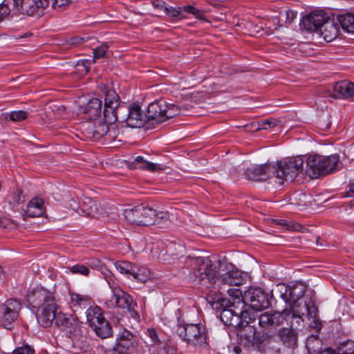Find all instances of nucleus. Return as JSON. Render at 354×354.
<instances>
[{"label":"nucleus","mask_w":354,"mask_h":354,"mask_svg":"<svg viewBox=\"0 0 354 354\" xmlns=\"http://www.w3.org/2000/svg\"><path fill=\"white\" fill-rule=\"evenodd\" d=\"M115 267L121 274L128 277L131 276L133 279L138 281L143 282L146 281L145 270L136 264L129 261H118L115 263Z\"/></svg>","instance_id":"nucleus-15"},{"label":"nucleus","mask_w":354,"mask_h":354,"mask_svg":"<svg viewBox=\"0 0 354 354\" xmlns=\"http://www.w3.org/2000/svg\"><path fill=\"white\" fill-rule=\"evenodd\" d=\"M162 350H165L166 354H177V350L175 346L167 344L162 348Z\"/></svg>","instance_id":"nucleus-54"},{"label":"nucleus","mask_w":354,"mask_h":354,"mask_svg":"<svg viewBox=\"0 0 354 354\" xmlns=\"http://www.w3.org/2000/svg\"><path fill=\"white\" fill-rule=\"evenodd\" d=\"M339 354H354V342L348 340L339 348Z\"/></svg>","instance_id":"nucleus-36"},{"label":"nucleus","mask_w":354,"mask_h":354,"mask_svg":"<svg viewBox=\"0 0 354 354\" xmlns=\"http://www.w3.org/2000/svg\"><path fill=\"white\" fill-rule=\"evenodd\" d=\"M95 334L102 339H105L112 335V328L108 321L103 318L98 324L91 327Z\"/></svg>","instance_id":"nucleus-27"},{"label":"nucleus","mask_w":354,"mask_h":354,"mask_svg":"<svg viewBox=\"0 0 354 354\" xmlns=\"http://www.w3.org/2000/svg\"><path fill=\"white\" fill-rule=\"evenodd\" d=\"M10 13V9L8 4L5 3L4 1L0 3V23L3 19L9 15Z\"/></svg>","instance_id":"nucleus-44"},{"label":"nucleus","mask_w":354,"mask_h":354,"mask_svg":"<svg viewBox=\"0 0 354 354\" xmlns=\"http://www.w3.org/2000/svg\"><path fill=\"white\" fill-rule=\"evenodd\" d=\"M82 212L87 216H97V207L95 201L90 198H86L81 205Z\"/></svg>","instance_id":"nucleus-31"},{"label":"nucleus","mask_w":354,"mask_h":354,"mask_svg":"<svg viewBox=\"0 0 354 354\" xmlns=\"http://www.w3.org/2000/svg\"><path fill=\"white\" fill-rule=\"evenodd\" d=\"M338 33L337 24L328 18L325 23H323L317 34L323 37L326 41L330 42L337 37Z\"/></svg>","instance_id":"nucleus-22"},{"label":"nucleus","mask_w":354,"mask_h":354,"mask_svg":"<svg viewBox=\"0 0 354 354\" xmlns=\"http://www.w3.org/2000/svg\"><path fill=\"white\" fill-rule=\"evenodd\" d=\"M46 212L44 203L42 198L35 197L28 203L24 216L28 217H39Z\"/></svg>","instance_id":"nucleus-23"},{"label":"nucleus","mask_w":354,"mask_h":354,"mask_svg":"<svg viewBox=\"0 0 354 354\" xmlns=\"http://www.w3.org/2000/svg\"><path fill=\"white\" fill-rule=\"evenodd\" d=\"M183 8L181 7H171V6H166L165 7V13L169 17H178L180 15L182 12Z\"/></svg>","instance_id":"nucleus-40"},{"label":"nucleus","mask_w":354,"mask_h":354,"mask_svg":"<svg viewBox=\"0 0 354 354\" xmlns=\"http://www.w3.org/2000/svg\"><path fill=\"white\" fill-rule=\"evenodd\" d=\"M180 113L178 107L174 104H167L160 100L150 103L146 113H142L140 106L133 104L127 106V113L121 117L122 123L131 128H140L146 123L154 125L165 122Z\"/></svg>","instance_id":"nucleus-2"},{"label":"nucleus","mask_w":354,"mask_h":354,"mask_svg":"<svg viewBox=\"0 0 354 354\" xmlns=\"http://www.w3.org/2000/svg\"><path fill=\"white\" fill-rule=\"evenodd\" d=\"M120 133L118 129H116L113 124H109V131L106 133L105 140L111 142L115 140Z\"/></svg>","instance_id":"nucleus-39"},{"label":"nucleus","mask_w":354,"mask_h":354,"mask_svg":"<svg viewBox=\"0 0 354 354\" xmlns=\"http://www.w3.org/2000/svg\"><path fill=\"white\" fill-rule=\"evenodd\" d=\"M337 20L345 32H354V14L348 12L339 15Z\"/></svg>","instance_id":"nucleus-30"},{"label":"nucleus","mask_w":354,"mask_h":354,"mask_svg":"<svg viewBox=\"0 0 354 354\" xmlns=\"http://www.w3.org/2000/svg\"><path fill=\"white\" fill-rule=\"evenodd\" d=\"M107 308H120L127 309L129 313L130 316L134 319L138 321L140 315L134 309L136 306V303L133 302L131 296L123 291L120 287L114 286L112 288V295L110 299L105 302Z\"/></svg>","instance_id":"nucleus-11"},{"label":"nucleus","mask_w":354,"mask_h":354,"mask_svg":"<svg viewBox=\"0 0 354 354\" xmlns=\"http://www.w3.org/2000/svg\"><path fill=\"white\" fill-rule=\"evenodd\" d=\"M21 304L17 299H10L1 306V324L6 329L12 328V324L19 317Z\"/></svg>","instance_id":"nucleus-13"},{"label":"nucleus","mask_w":354,"mask_h":354,"mask_svg":"<svg viewBox=\"0 0 354 354\" xmlns=\"http://www.w3.org/2000/svg\"><path fill=\"white\" fill-rule=\"evenodd\" d=\"M35 349L28 344H24L21 346L16 348L12 354H35Z\"/></svg>","instance_id":"nucleus-41"},{"label":"nucleus","mask_w":354,"mask_h":354,"mask_svg":"<svg viewBox=\"0 0 354 354\" xmlns=\"http://www.w3.org/2000/svg\"><path fill=\"white\" fill-rule=\"evenodd\" d=\"M4 277V273L3 271V268L0 266V279Z\"/></svg>","instance_id":"nucleus-58"},{"label":"nucleus","mask_w":354,"mask_h":354,"mask_svg":"<svg viewBox=\"0 0 354 354\" xmlns=\"http://www.w3.org/2000/svg\"><path fill=\"white\" fill-rule=\"evenodd\" d=\"M236 335L241 344L250 347L254 345L256 335V328L249 324L248 321L243 320L241 325L235 328Z\"/></svg>","instance_id":"nucleus-18"},{"label":"nucleus","mask_w":354,"mask_h":354,"mask_svg":"<svg viewBox=\"0 0 354 354\" xmlns=\"http://www.w3.org/2000/svg\"><path fill=\"white\" fill-rule=\"evenodd\" d=\"M169 218L168 213L166 212H156V224H160L159 220H167Z\"/></svg>","instance_id":"nucleus-50"},{"label":"nucleus","mask_w":354,"mask_h":354,"mask_svg":"<svg viewBox=\"0 0 354 354\" xmlns=\"http://www.w3.org/2000/svg\"><path fill=\"white\" fill-rule=\"evenodd\" d=\"M87 264L93 269H98L101 266V261L97 259H89Z\"/></svg>","instance_id":"nucleus-49"},{"label":"nucleus","mask_w":354,"mask_h":354,"mask_svg":"<svg viewBox=\"0 0 354 354\" xmlns=\"http://www.w3.org/2000/svg\"><path fill=\"white\" fill-rule=\"evenodd\" d=\"M102 105V101L99 98H92L86 104L84 112L91 120H95L101 114Z\"/></svg>","instance_id":"nucleus-25"},{"label":"nucleus","mask_w":354,"mask_h":354,"mask_svg":"<svg viewBox=\"0 0 354 354\" xmlns=\"http://www.w3.org/2000/svg\"><path fill=\"white\" fill-rule=\"evenodd\" d=\"M328 18L322 11L312 12L303 18L301 26L307 31L318 33Z\"/></svg>","instance_id":"nucleus-17"},{"label":"nucleus","mask_w":354,"mask_h":354,"mask_svg":"<svg viewBox=\"0 0 354 354\" xmlns=\"http://www.w3.org/2000/svg\"><path fill=\"white\" fill-rule=\"evenodd\" d=\"M156 354H166L165 350H162V348H160Z\"/></svg>","instance_id":"nucleus-59"},{"label":"nucleus","mask_w":354,"mask_h":354,"mask_svg":"<svg viewBox=\"0 0 354 354\" xmlns=\"http://www.w3.org/2000/svg\"><path fill=\"white\" fill-rule=\"evenodd\" d=\"M132 348V342L121 337L114 346V351L119 354H127Z\"/></svg>","instance_id":"nucleus-32"},{"label":"nucleus","mask_w":354,"mask_h":354,"mask_svg":"<svg viewBox=\"0 0 354 354\" xmlns=\"http://www.w3.org/2000/svg\"><path fill=\"white\" fill-rule=\"evenodd\" d=\"M297 12L291 10H288L286 12V21L285 23L287 25L290 24L297 17Z\"/></svg>","instance_id":"nucleus-48"},{"label":"nucleus","mask_w":354,"mask_h":354,"mask_svg":"<svg viewBox=\"0 0 354 354\" xmlns=\"http://www.w3.org/2000/svg\"><path fill=\"white\" fill-rule=\"evenodd\" d=\"M277 336L283 345L288 348H294L297 345L298 333L293 328L292 324L290 327L280 328L277 331Z\"/></svg>","instance_id":"nucleus-20"},{"label":"nucleus","mask_w":354,"mask_h":354,"mask_svg":"<svg viewBox=\"0 0 354 354\" xmlns=\"http://www.w3.org/2000/svg\"><path fill=\"white\" fill-rule=\"evenodd\" d=\"M91 62H92L88 59H84L79 62L77 65L84 66L86 72H88L90 70Z\"/></svg>","instance_id":"nucleus-53"},{"label":"nucleus","mask_w":354,"mask_h":354,"mask_svg":"<svg viewBox=\"0 0 354 354\" xmlns=\"http://www.w3.org/2000/svg\"><path fill=\"white\" fill-rule=\"evenodd\" d=\"M73 0H53V8L59 9L68 6L72 3Z\"/></svg>","instance_id":"nucleus-46"},{"label":"nucleus","mask_w":354,"mask_h":354,"mask_svg":"<svg viewBox=\"0 0 354 354\" xmlns=\"http://www.w3.org/2000/svg\"><path fill=\"white\" fill-rule=\"evenodd\" d=\"M28 113L25 111H13L9 113V118L12 122H21L26 119Z\"/></svg>","instance_id":"nucleus-37"},{"label":"nucleus","mask_w":354,"mask_h":354,"mask_svg":"<svg viewBox=\"0 0 354 354\" xmlns=\"http://www.w3.org/2000/svg\"><path fill=\"white\" fill-rule=\"evenodd\" d=\"M26 301L41 326H50L55 321L60 330L70 337L80 333L81 322L77 317L59 311V299L55 290L36 287L28 292Z\"/></svg>","instance_id":"nucleus-1"},{"label":"nucleus","mask_w":354,"mask_h":354,"mask_svg":"<svg viewBox=\"0 0 354 354\" xmlns=\"http://www.w3.org/2000/svg\"><path fill=\"white\" fill-rule=\"evenodd\" d=\"M183 11L193 15L196 19L206 21L204 11L199 10L192 6L187 5L183 7Z\"/></svg>","instance_id":"nucleus-34"},{"label":"nucleus","mask_w":354,"mask_h":354,"mask_svg":"<svg viewBox=\"0 0 354 354\" xmlns=\"http://www.w3.org/2000/svg\"><path fill=\"white\" fill-rule=\"evenodd\" d=\"M339 158L337 154L323 156L309 155L306 159L308 171L313 178L326 176L339 169Z\"/></svg>","instance_id":"nucleus-7"},{"label":"nucleus","mask_w":354,"mask_h":354,"mask_svg":"<svg viewBox=\"0 0 354 354\" xmlns=\"http://www.w3.org/2000/svg\"><path fill=\"white\" fill-rule=\"evenodd\" d=\"M12 200H13V203H14L12 208H15V207H17L16 206L23 203L24 202L25 199H24V196H23V194H22V192L19 189L17 190V192H15L13 194Z\"/></svg>","instance_id":"nucleus-43"},{"label":"nucleus","mask_w":354,"mask_h":354,"mask_svg":"<svg viewBox=\"0 0 354 354\" xmlns=\"http://www.w3.org/2000/svg\"><path fill=\"white\" fill-rule=\"evenodd\" d=\"M334 91L337 97H354V83L344 80L335 83Z\"/></svg>","instance_id":"nucleus-24"},{"label":"nucleus","mask_w":354,"mask_h":354,"mask_svg":"<svg viewBox=\"0 0 354 354\" xmlns=\"http://www.w3.org/2000/svg\"><path fill=\"white\" fill-rule=\"evenodd\" d=\"M68 269L73 274H77L83 276H88L90 273L88 266L82 264L74 265L69 267Z\"/></svg>","instance_id":"nucleus-35"},{"label":"nucleus","mask_w":354,"mask_h":354,"mask_svg":"<svg viewBox=\"0 0 354 354\" xmlns=\"http://www.w3.org/2000/svg\"><path fill=\"white\" fill-rule=\"evenodd\" d=\"M104 106H121L120 105V97L114 90L109 89L106 92L104 97Z\"/></svg>","instance_id":"nucleus-33"},{"label":"nucleus","mask_w":354,"mask_h":354,"mask_svg":"<svg viewBox=\"0 0 354 354\" xmlns=\"http://www.w3.org/2000/svg\"><path fill=\"white\" fill-rule=\"evenodd\" d=\"M233 294L232 300L223 299L222 301L221 306H226V308L221 310L220 317L224 324L235 328L241 325V322L243 319L247 318L248 313L242 309L243 303L241 302L240 298L241 292L235 289L233 290Z\"/></svg>","instance_id":"nucleus-5"},{"label":"nucleus","mask_w":354,"mask_h":354,"mask_svg":"<svg viewBox=\"0 0 354 354\" xmlns=\"http://www.w3.org/2000/svg\"><path fill=\"white\" fill-rule=\"evenodd\" d=\"M306 290V286L304 283L301 281L290 282L285 288V292L281 294V297L286 302L290 304V309H288V310H292V308L295 307V309L300 313L304 312V315H306L308 319H313V324H311V326L319 330L322 328V323L317 318L315 307L313 305L310 306L305 304L302 309L299 310L295 305L297 301L304 296Z\"/></svg>","instance_id":"nucleus-4"},{"label":"nucleus","mask_w":354,"mask_h":354,"mask_svg":"<svg viewBox=\"0 0 354 354\" xmlns=\"http://www.w3.org/2000/svg\"><path fill=\"white\" fill-rule=\"evenodd\" d=\"M83 131L87 138L97 140L102 137L105 138L109 131V124L95 119L84 125Z\"/></svg>","instance_id":"nucleus-16"},{"label":"nucleus","mask_w":354,"mask_h":354,"mask_svg":"<svg viewBox=\"0 0 354 354\" xmlns=\"http://www.w3.org/2000/svg\"><path fill=\"white\" fill-rule=\"evenodd\" d=\"M84 41V39L80 37H71L68 42L71 45L73 46H78L82 44Z\"/></svg>","instance_id":"nucleus-51"},{"label":"nucleus","mask_w":354,"mask_h":354,"mask_svg":"<svg viewBox=\"0 0 354 354\" xmlns=\"http://www.w3.org/2000/svg\"><path fill=\"white\" fill-rule=\"evenodd\" d=\"M318 354H337L335 351L331 348H326L320 351Z\"/></svg>","instance_id":"nucleus-56"},{"label":"nucleus","mask_w":354,"mask_h":354,"mask_svg":"<svg viewBox=\"0 0 354 354\" xmlns=\"http://www.w3.org/2000/svg\"><path fill=\"white\" fill-rule=\"evenodd\" d=\"M241 300L243 304L248 303L254 310H261L270 306L269 295L261 288H250Z\"/></svg>","instance_id":"nucleus-12"},{"label":"nucleus","mask_w":354,"mask_h":354,"mask_svg":"<svg viewBox=\"0 0 354 354\" xmlns=\"http://www.w3.org/2000/svg\"><path fill=\"white\" fill-rule=\"evenodd\" d=\"M281 225H285L288 230H291L292 231L299 232L302 230L303 227L297 223L290 221H283L281 223Z\"/></svg>","instance_id":"nucleus-42"},{"label":"nucleus","mask_w":354,"mask_h":354,"mask_svg":"<svg viewBox=\"0 0 354 354\" xmlns=\"http://www.w3.org/2000/svg\"><path fill=\"white\" fill-rule=\"evenodd\" d=\"M151 3L154 8L158 9L165 10V7H166V3L162 0H153Z\"/></svg>","instance_id":"nucleus-52"},{"label":"nucleus","mask_w":354,"mask_h":354,"mask_svg":"<svg viewBox=\"0 0 354 354\" xmlns=\"http://www.w3.org/2000/svg\"><path fill=\"white\" fill-rule=\"evenodd\" d=\"M133 167L142 170H147L149 171H163L165 169V166L158 165L153 162L147 161L142 156H137L132 162Z\"/></svg>","instance_id":"nucleus-26"},{"label":"nucleus","mask_w":354,"mask_h":354,"mask_svg":"<svg viewBox=\"0 0 354 354\" xmlns=\"http://www.w3.org/2000/svg\"><path fill=\"white\" fill-rule=\"evenodd\" d=\"M303 316L304 312L300 313L295 307L292 310L284 309L281 312L268 311L259 316V324L266 330H272L282 325L284 321L288 323L293 319H302Z\"/></svg>","instance_id":"nucleus-9"},{"label":"nucleus","mask_w":354,"mask_h":354,"mask_svg":"<svg viewBox=\"0 0 354 354\" xmlns=\"http://www.w3.org/2000/svg\"><path fill=\"white\" fill-rule=\"evenodd\" d=\"M220 269L225 272L221 276L223 284L239 286L245 281L243 273L239 270L233 264L227 262L221 263Z\"/></svg>","instance_id":"nucleus-14"},{"label":"nucleus","mask_w":354,"mask_h":354,"mask_svg":"<svg viewBox=\"0 0 354 354\" xmlns=\"http://www.w3.org/2000/svg\"><path fill=\"white\" fill-rule=\"evenodd\" d=\"M71 304L73 306L86 308L92 303L91 297L86 295H81L75 292L70 293Z\"/></svg>","instance_id":"nucleus-29"},{"label":"nucleus","mask_w":354,"mask_h":354,"mask_svg":"<svg viewBox=\"0 0 354 354\" xmlns=\"http://www.w3.org/2000/svg\"><path fill=\"white\" fill-rule=\"evenodd\" d=\"M304 171V159L297 156L275 165H252L245 169L244 175L248 180L261 181L270 178H276L279 185L284 181H292Z\"/></svg>","instance_id":"nucleus-3"},{"label":"nucleus","mask_w":354,"mask_h":354,"mask_svg":"<svg viewBox=\"0 0 354 354\" xmlns=\"http://www.w3.org/2000/svg\"><path fill=\"white\" fill-rule=\"evenodd\" d=\"M50 2L53 0H28L23 10L26 16L41 17Z\"/></svg>","instance_id":"nucleus-19"},{"label":"nucleus","mask_w":354,"mask_h":354,"mask_svg":"<svg viewBox=\"0 0 354 354\" xmlns=\"http://www.w3.org/2000/svg\"><path fill=\"white\" fill-rule=\"evenodd\" d=\"M13 5L17 12L20 15H26V12L23 10L25 8L26 1L24 0H12Z\"/></svg>","instance_id":"nucleus-45"},{"label":"nucleus","mask_w":354,"mask_h":354,"mask_svg":"<svg viewBox=\"0 0 354 354\" xmlns=\"http://www.w3.org/2000/svg\"><path fill=\"white\" fill-rule=\"evenodd\" d=\"M123 113H127V106L122 105V106H104V119L106 123L109 124H113L115 122L122 123L121 117Z\"/></svg>","instance_id":"nucleus-21"},{"label":"nucleus","mask_w":354,"mask_h":354,"mask_svg":"<svg viewBox=\"0 0 354 354\" xmlns=\"http://www.w3.org/2000/svg\"><path fill=\"white\" fill-rule=\"evenodd\" d=\"M147 333L153 342H156L158 340L156 331L153 328H149Z\"/></svg>","instance_id":"nucleus-55"},{"label":"nucleus","mask_w":354,"mask_h":354,"mask_svg":"<svg viewBox=\"0 0 354 354\" xmlns=\"http://www.w3.org/2000/svg\"><path fill=\"white\" fill-rule=\"evenodd\" d=\"M346 196L348 197H354V184L350 185Z\"/></svg>","instance_id":"nucleus-57"},{"label":"nucleus","mask_w":354,"mask_h":354,"mask_svg":"<svg viewBox=\"0 0 354 354\" xmlns=\"http://www.w3.org/2000/svg\"><path fill=\"white\" fill-rule=\"evenodd\" d=\"M187 264L190 266V274L192 278L207 288L212 287L215 283L218 272L212 261L208 258H190Z\"/></svg>","instance_id":"nucleus-6"},{"label":"nucleus","mask_w":354,"mask_h":354,"mask_svg":"<svg viewBox=\"0 0 354 354\" xmlns=\"http://www.w3.org/2000/svg\"><path fill=\"white\" fill-rule=\"evenodd\" d=\"M126 221L138 226H149L156 224V211L151 207L142 205H137L123 212Z\"/></svg>","instance_id":"nucleus-10"},{"label":"nucleus","mask_w":354,"mask_h":354,"mask_svg":"<svg viewBox=\"0 0 354 354\" xmlns=\"http://www.w3.org/2000/svg\"><path fill=\"white\" fill-rule=\"evenodd\" d=\"M2 224V220H1V218L0 217V226Z\"/></svg>","instance_id":"nucleus-60"},{"label":"nucleus","mask_w":354,"mask_h":354,"mask_svg":"<svg viewBox=\"0 0 354 354\" xmlns=\"http://www.w3.org/2000/svg\"><path fill=\"white\" fill-rule=\"evenodd\" d=\"M104 317L102 310L100 307L97 306H90L86 310V319L91 327L95 326Z\"/></svg>","instance_id":"nucleus-28"},{"label":"nucleus","mask_w":354,"mask_h":354,"mask_svg":"<svg viewBox=\"0 0 354 354\" xmlns=\"http://www.w3.org/2000/svg\"><path fill=\"white\" fill-rule=\"evenodd\" d=\"M109 46L106 44H102L100 46L93 49V62H95V60L97 59H100L104 57L106 55Z\"/></svg>","instance_id":"nucleus-38"},{"label":"nucleus","mask_w":354,"mask_h":354,"mask_svg":"<svg viewBox=\"0 0 354 354\" xmlns=\"http://www.w3.org/2000/svg\"><path fill=\"white\" fill-rule=\"evenodd\" d=\"M177 320L176 331L183 341L196 347H201L206 344L207 334L204 326L186 324L184 320H181L180 317H178Z\"/></svg>","instance_id":"nucleus-8"},{"label":"nucleus","mask_w":354,"mask_h":354,"mask_svg":"<svg viewBox=\"0 0 354 354\" xmlns=\"http://www.w3.org/2000/svg\"><path fill=\"white\" fill-rule=\"evenodd\" d=\"M276 124H277V122L275 121V120L267 119V120H265L264 121H263L259 124V127H260L259 128L263 129H268L269 128L275 127Z\"/></svg>","instance_id":"nucleus-47"}]
</instances>
